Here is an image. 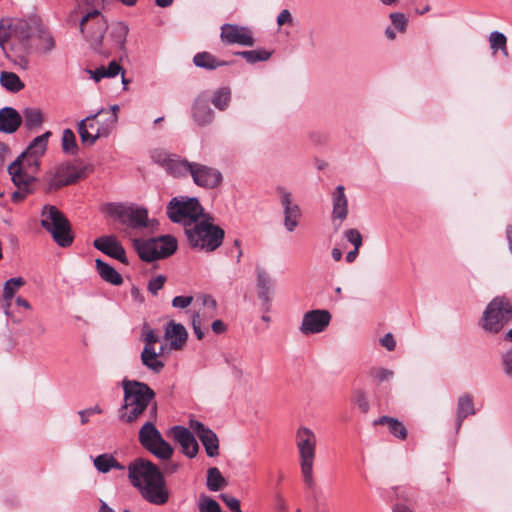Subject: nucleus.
I'll list each match as a JSON object with an SVG mask.
<instances>
[{
  "label": "nucleus",
  "instance_id": "56",
  "mask_svg": "<svg viewBox=\"0 0 512 512\" xmlns=\"http://www.w3.org/2000/svg\"><path fill=\"white\" fill-rule=\"evenodd\" d=\"M165 281H166V278L162 275H159V276L151 279L148 283V290L153 295H156L158 293V291L163 288Z\"/></svg>",
  "mask_w": 512,
  "mask_h": 512
},
{
  "label": "nucleus",
  "instance_id": "36",
  "mask_svg": "<svg viewBox=\"0 0 512 512\" xmlns=\"http://www.w3.org/2000/svg\"><path fill=\"white\" fill-rule=\"evenodd\" d=\"M373 424L374 425H387L389 432L393 436H395L401 440H404L407 437V430H406L405 426L403 425L402 422L398 421L395 418L388 417V416H382V417L376 419L373 422Z\"/></svg>",
  "mask_w": 512,
  "mask_h": 512
},
{
  "label": "nucleus",
  "instance_id": "5",
  "mask_svg": "<svg viewBox=\"0 0 512 512\" xmlns=\"http://www.w3.org/2000/svg\"><path fill=\"white\" fill-rule=\"evenodd\" d=\"M185 233L192 248L208 252L218 248L224 237V231L206 219L198 221L192 227H187Z\"/></svg>",
  "mask_w": 512,
  "mask_h": 512
},
{
  "label": "nucleus",
  "instance_id": "49",
  "mask_svg": "<svg viewBox=\"0 0 512 512\" xmlns=\"http://www.w3.org/2000/svg\"><path fill=\"white\" fill-rule=\"evenodd\" d=\"M141 338L144 341V347H155V344L159 341L156 331L148 323H144L142 326Z\"/></svg>",
  "mask_w": 512,
  "mask_h": 512
},
{
  "label": "nucleus",
  "instance_id": "53",
  "mask_svg": "<svg viewBox=\"0 0 512 512\" xmlns=\"http://www.w3.org/2000/svg\"><path fill=\"white\" fill-rule=\"evenodd\" d=\"M370 374L378 382H383L393 377V371L386 368H374Z\"/></svg>",
  "mask_w": 512,
  "mask_h": 512
},
{
  "label": "nucleus",
  "instance_id": "55",
  "mask_svg": "<svg viewBox=\"0 0 512 512\" xmlns=\"http://www.w3.org/2000/svg\"><path fill=\"white\" fill-rule=\"evenodd\" d=\"M222 501L229 507L232 512H242L240 507V501L228 494H221Z\"/></svg>",
  "mask_w": 512,
  "mask_h": 512
},
{
  "label": "nucleus",
  "instance_id": "24",
  "mask_svg": "<svg viewBox=\"0 0 512 512\" xmlns=\"http://www.w3.org/2000/svg\"><path fill=\"white\" fill-rule=\"evenodd\" d=\"M84 171L75 166H64L57 170L54 178L50 182V188L58 189L60 187L74 184L79 179L83 178Z\"/></svg>",
  "mask_w": 512,
  "mask_h": 512
},
{
  "label": "nucleus",
  "instance_id": "18",
  "mask_svg": "<svg viewBox=\"0 0 512 512\" xmlns=\"http://www.w3.org/2000/svg\"><path fill=\"white\" fill-rule=\"evenodd\" d=\"M197 301H201V307H199L192 316V327L197 339L202 340L204 338L202 324L216 314L217 303L216 300L209 295H202Z\"/></svg>",
  "mask_w": 512,
  "mask_h": 512
},
{
  "label": "nucleus",
  "instance_id": "19",
  "mask_svg": "<svg viewBox=\"0 0 512 512\" xmlns=\"http://www.w3.org/2000/svg\"><path fill=\"white\" fill-rule=\"evenodd\" d=\"M190 175L196 185L208 189H213L222 182V174L219 170L199 163L192 164Z\"/></svg>",
  "mask_w": 512,
  "mask_h": 512
},
{
  "label": "nucleus",
  "instance_id": "22",
  "mask_svg": "<svg viewBox=\"0 0 512 512\" xmlns=\"http://www.w3.org/2000/svg\"><path fill=\"white\" fill-rule=\"evenodd\" d=\"M93 245L102 253L124 264L128 262L125 249L115 236H101L94 240Z\"/></svg>",
  "mask_w": 512,
  "mask_h": 512
},
{
  "label": "nucleus",
  "instance_id": "7",
  "mask_svg": "<svg viewBox=\"0 0 512 512\" xmlns=\"http://www.w3.org/2000/svg\"><path fill=\"white\" fill-rule=\"evenodd\" d=\"M41 225L51 233L54 241L61 247L73 242L71 227L67 218L52 205H45L41 213Z\"/></svg>",
  "mask_w": 512,
  "mask_h": 512
},
{
  "label": "nucleus",
  "instance_id": "4",
  "mask_svg": "<svg viewBox=\"0 0 512 512\" xmlns=\"http://www.w3.org/2000/svg\"><path fill=\"white\" fill-rule=\"evenodd\" d=\"M316 435L307 427H300L296 432V446L299 452L301 473L304 483L313 488V464L316 455Z\"/></svg>",
  "mask_w": 512,
  "mask_h": 512
},
{
  "label": "nucleus",
  "instance_id": "32",
  "mask_svg": "<svg viewBox=\"0 0 512 512\" xmlns=\"http://www.w3.org/2000/svg\"><path fill=\"white\" fill-rule=\"evenodd\" d=\"M86 72L95 82H99L103 78L115 77L119 73H122L123 69L117 61L113 60L108 64L107 67L101 66L96 68L95 70H86Z\"/></svg>",
  "mask_w": 512,
  "mask_h": 512
},
{
  "label": "nucleus",
  "instance_id": "46",
  "mask_svg": "<svg viewBox=\"0 0 512 512\" xmlns=\"http://www.w3.org/2000/svg\"><path fill=\"white\" fill-rule=\"evenodd\" d=\"M62 148L63 151L70 154H75L78 150L76 137L74 132L67 128L62 134Z\"/></svg>",
  "mask_w": 512,
  "mask_h": 512
},
{
  "label": "nucleus",
  "instance_id": "60",
  "mask_svg": "<svg viewBox=\"0 0 512 512\" xmlns=\"http://www.w3.org/2000/svg\"><path fill=\"white\" fill-rule=\"evenodd\" d=\"M277 23L279 26H282L284 24H291L292 23L291 13L287 9L282 10L277 17Z\"/></svg>",
  "mask_w": 512,
  "mask_h": 512
},
{
  "label": "nucleus",
  "instance_id": "35",
  "mask_svg": "<svg viewBox=\"0 0 512 512\" xmlns=\"http://www.w3.org/2000/svg\"><path fill=\"white\" fill-rule=\"evenodd\" d=\"M0 85L10 93H18L24 89L25 84L14 72L2 71L0 73Z\"/></svg>",
  "mask_w": 512,
  "mask_h": 512
},
{
  "label": "nucleus",
  "instance_id": "15",
  "mask_svg": "<svg viewBox=\"0 0 512 512\" xmlns=\"http://www.w3.org/2000/svg\"><path fill=\"white\" fill-rule=\"evenodd\" d=\"M152 160L162 166L169 174L180 177L190 174L192 164L182 160L178 155L168 153L163 149H155L151 153Z\"/></svg>",
  "mask_w": 512,
  "mask_h": 512
},
{
  "label": "nucleus",
  "instance_id": "20",
  "mask_svg": "<svg viewBox=\"0 0 512 512\" xmlns=\"http://www.w3.org/2000/svg\"><path fill=\"white\" fill-rule=\"evenodd\" d=\"M220 37L222 42L226 44L253 46L255 43L252 32L249 28L235 24L222 25Z\"/></svg>",
  "mask_w": 512,
  "mask_h": 512
},
{
  "label": "nucleus",
  "instance_id": "29",
  "mask_svg": "<svg viewBox=\"0 0 512 512\" xmlns=\"http://www.w3.org/2000/svg\"><path fill=\"white\" fill-rule=\"evenodd\" d=\"M163 351L164 346L160 347L159 352L155 347H144L140 355L142 365L153 373H160L165 367L164 361L160 359Z\"/></svg>",
  "mask_w": 512,
  "mask_h": 512
},
{
  "label": "nucleus",
  "instance_id": "10",
  "mask_svg": "<svg viewBox=\"0 0 512 512\" xmlns=\"http://www.w3.org/2000/svg\"><path fill=\"white\" fill-rule=\"evenodd\" d=\"M103 110L88 116L78 124V133L82 143L93 145L99 138L107 137L116 125V116H108L104 120L97 119Z\"/></svg>",
  "mask_w": 512,
  "mask_h": 512
},
{
  "label": "nucleus",
  "instance_id": "48",
  "mask_svg": "<svg viewBox=\"0 0 512 512\" xmlns=\"http://www.w3.org/2000/svg\"><path fill=\"white\" fill-rule=\"evenodd\" d=\"M198 509L200 512H222L219 503L206 495L199 497Z\"/></svg>",
  "mask_w": 512,
  "mask_h": 512
},
{
  "label": "nucleus",
  "instance_id": "8",
  "mask_svg": "<svg viewBox=\"0 0 512 512\" xmlns=\"http://www.w3.org/2000/svg\"><path fill=\"white\" fill-rule=\"evenodd\" d=\"M134 248L139 257L146 262L164 259L175 253L177 240L170 235H164L148 240L135 239Z\"/></svg>",
  "mask_w": 512,
  "mask_h": 512
},
{
  "label": "nucleus",
  "instance_id": "28",
  "mask_svg": "<svg viewBox=\"0 0 512 512\" xmlns=\"http://www.w3.org/2000/svg\"><path fill=\"white\" fill-rule=\"evenodd\" d=\"M51 133H46L35 137L24 152L19 156H24L26 160L32 162L35 160L40 163V158L44 155L47 150L48 139Z\"/></svg>",
  "mask_w": 512,
  "mask_h": 512
},
{
  "label": "nucleus",
  "instance_id": "1",
  "mask_svg": "<svg viewBox=\"0 0 512 512\" xmlns=\"http://www.w3.org/2000/svg\"><path fill=\"white\" fill-rule=\"evenodd\" d=\"M128 477L142 498L150 504L163 506L170 499L164 476L151 461L136 459L128 466Z\"/></svg>",
  "mask_w": 512,
  "mask_h": 512
},
{
  "label": "nucleus",
  "instance_id": "23",
  "mask_svg": "<svg viewBox=\"0 0 512 512\" xmlns=\"http://www.w3.org/2000/svg\"><path fill=\"white\" fill-rule=\"evenodd\" d=\"M190 428L197 433L209 457H215L219 454V440L211 429L196 420L190 421Z\"/></svg>",
  "mask_w": 512,
  "mask_h": 512
},
{
  "label": "nucleus",
  "instance_id": "43",
  "mask_svg": "<svg viewBox=\"0 0 512 512\" xmlns=\"http://www.w3.org/2000/svg\"><path fill=\"white\" fill-rule=\"evenodd\" d=\"M127 34H128V28L124 23L118 22V23L112 25L111 31H110V37L112 39L111 48L112 47L122 48L126 41Z\"/></svg>",
  "mask_w": 512,
  "mask_h": 512
},
{
  "label": "nucleus",
  "instance_id": "13",
  "mask_svg": "<svg viewBox=\"0 0 512 512\" xmlns=\"http://www.w3.org/2000/svg\"><path fill=\"white\" fill-rule=\"evenodd\" d=\"M104 212L132 228L145 227L147 225L148 212L141 207L110 203L105 206Z\"/></svg>",
  "mask_w": 512,
  "mask_h": 512
},
{
  "label": "nucleus",
  "instance_id": "38",
  "mask_svg": "<svg viewBox=\"0 0 512 512\" xmlns=\"http://www.w3.org/2000/svg\"><path fill=\"white\" fill-rule=\"evenodd\" d=\"M475 413L474 403L472 398L469 395H462L458 399V408H457V419L456 426L457 430L460 429L464 419Z\"/></svg>",
  "mask_w": 512,
  "mask_h": 512
},
{
  "label": "nucleus",
  "instance_id": "17",
  "mask_svg": "<svg viewBox=\"0 0 512 512\" xmlns=\"http://www.w3.org/2000/svg\"><path fill=\"white\" fill-rule=\"evenodd\" d=\"M330 321L331 314L328 310H310L303 315L299 330L303 335L318 334L326 330Z\"/></svg>",
  "mask_w": 512,
  "mask_h": 512
},
{
  "label": "nucleus",
  "instance_id": "44",
  "mask_svg": "<svg viewBox=\"0 0 512 512\" xmlns=\"http://www.w3.org/2000/svg\"><path fill=\"white\" fill-rule=\"evenodd\" d=\"M236 55L243 57L248 63L254 64L256 62L267 61L271 57V52L265 49H256L249 51H240Z\"/></svg>",
  "mask_w": 512,
  "mask_h": 512
},
{
  "label": "nucleus",
  "instance_id": "14",
  "mask_svg": "<svg viewBox=\"0 0 512 512\" xmlns=\"http://www.w3.org/2000/svg\"><path fill=\"white\" fill-rule=\"evenodd\" d=\"M39 169V162L35 160L30 162L26 160L24 156H18L8 166L11 180L16 187L32 186L37 180Z\"/></svg>",
  "mask_w": 512,
  "mask_h": 512
},
{
  "label": "nucleus",
  "instance_id": "2",
  "mask_svg": "<svg viewBox=\"0 0 512 512\" xmlns=\"http://www.w3.org/2000/svg\"><path fill=\"white\" fill-rule=\"evenodd\" d=\"M123 403L119 408V419L124 423H134L152 404L153 416L157 413V404L154 402L155 392L144 382L124 379L122 381Z\"/></svg>",
  "mask_w": 512,
  "mask_h": 512
},
{
  "label": "nucleus",
  "instance_id": "50",
  "mask_svg": "<svg viewBox=\"0 0 512 512\" xmlns=\"http://www.w3.org/2000/svg\"><path fill=\"white\" fill-rule=\"evenodd\" d=\"M393 27L399 32H405L408 24V19L403 13L394 12L389 15Z\"/></svg>",
  "mask_w": 512,
  "mask_h": 512
},
{
  "label": "nucleus",
  "instance_id": "9",
  "mask_svg": "<svg viewBox=\"0 0 512 512\" xmlns=\"http://www.w3.org/2000/svg\"><path fill=\"white\" fill-rule=\"evenodd\" d=\"M169 219L187 227L196 224L203 215V208L196 198H173L167 206Z\"/></svg>",
  "mask_w": 512,
  "mask_h": 512
},
{
  "label": "nucleus",
  "instance_id": "30",
  "mask_svg": "<svg viewBox=\"0 0 512 512\" xmlns=\"http://www.w3.org/2000/svg\"><path fill=\"white\" fill-rule=\"evenodd\" d=\"M332 200V219H337L340 222L344 221L348 215V200L344 192V187L342 185L336 187L332 195Z\"/></svg>",
  "mask_w": 512,
  "mask_h": 512
},
{
  "label": "nucleus",
  "instance_id": "59",
  "mask_svg": "<svg viewBox=\"0 0 512 512\" xmlns=\"http://www.w3.org/2000/svg\"><path fill=\"white\" fill-rule=\"evenodd\" d=\"M380 342L381 345L389 351H393L396 347L395 339L391 333H387L383 338H381Z\"/></svg>",
  "mask_w": 512,
  "mask_h": 512
},
{
  "label": "nucleus",
  "instance_id": "51",
  "mask_svg": "<svg viewBox=\"0 0 512 512\" xmlns=\"http://www.w3.org/2000/svg\"><path fill=\"white\" fill-rule=\"evenodd\" d=\"M345 238L350 242L356 250L362 246V235L357 229H348L345 231Z\"/></svg>",
  "mask_w": 512,
  "mask_h": 512
},
{
  "label": "nucleus",
  "instance_id": "54",
  "mask_svg": "<svg viewBox=\"0 0 512 512\" xmlns=\"http://www.w3.org/2000/svg\"><path fill=\"white\" fill-rule=\"evenodd\" d=\"M17 188H18V190L13 192L11 195V200L14 203L22 202L33 191L31 186L17 187Z\"/></svg>",
  "mask_w": 512,
  "mask_h": 512
},
{
  "label": "nucleus",
  "instance_id": "62",
  "mask_svg": "<svg viewBox=\"0 0 512 512\" xmlns=\"http://www.w3.org/2000/svg\"><path fill=\"white\" fill-rule=\"evenodd\" d=\"M16 304L18 306H20V307H23L26 310H30L31 309L30 303L26 299H24V298H22L20 296L16 298Z\"/></svg>",
  "mask_w": 512,
  "mask_h": 512
},
{
  "label": "nucleus",
  "instance_id": "57",
  "mask_svg": "<svg viewBox=\"0 0 512 512\" xmlns=\"http://www.w3.org/2000/svg\"><path fill=\"white\" fill-rule=\"evenodd\" d=\"M192 302V296H176L172 300V306L174 308L184 309L187 308Z\"/></svg>",
  "mask_w": 512,
  "mask_h": 512
},
{
  "label": "nucleus",
  "instance_id": "52",
  "mask_svg": "<svg viewBox=\"0 0 512 512\" xmlns=\"http://www.w3.org/2000/svg\"><path fill=\"white\" fill-rule=\"evenodd\" d=\"M352 400L362 412L366 413L369 410V402L363 391H357Z\"/></svg>",
  "mask_w": 512,
  "mask_h": 512
},
{
  "label": "nucleus",
  "instance_id": "37",
  "mask_svg": "<svg viewBox=\"0 0 512 512\" xmlns=\"http://www.w3.org/2000/svg\"><path fill=\"white\" fill-rule=\"evenodd\" d=\"M95 468L101 473H108L111 469L124 470L125 466L120 464L113 455L105 453L93 459Z\"/></svg>",
  "mask_w": 512,
  "mask_h": 512
},
{
  "label": "nucleus",
  "instance_id": "47",
  "mask_svg": "<svg viewBox=\"0 0 512 512\" xmlns=\"http://www.w3.org/2000/svg\"><path fill=\"white\" fill-rule=\"evenodd\" d=\"M231 92L228 88H220L217 90L212 98L213 105L220 109L224 110L228 107V104L230 102Z\"/></svg>",
  "mask_w": 512,
  "mask_h": 512
},
{
  "label": "nucleus",
  "instance_id": "40",
  "mask_svg": "<svg viewBox=\"0 0 512 512\" xmlns=\"http://www.w3.org/2000/svg\"><path fill=\"white\" fill-rule=\"evenodd\" d=\"M36 41V48L42 54L50 53L56 46L53 35L44 29L38 31Z\"/></svg>",
  "mask_w": 512,
  "mask_h": 512
},
{
  "label": "nucleus",
  "instance_id": "63",
  "mask_svg": "<svg viewBox=\"0 0 512 512\" xmlns=\"http://www.w3.org/2000/svg\"><path fill=\"white\" fill-rule=\"evenodd\" d=\"M393 512H413L409 507L403 504H396L393 507Z\"/></svg>",
  "mask_w": 512,
  "mask_h": 512
},
{
  "label": "nucleus",
  "instance_id": "25",
  "mask_svg": "<svg viewBox=\"0 0 512 512\" xmlns=\"http://www.w3.org/2000/svg\"><path fill=\"white\" fill-rule=\"evenodd\" d=\"M188 333L185 327L174 321H169L165 328L164 338L169 342L171 350H180L187 341Z\"/></svg>",
  "mask_w": 512,
  "mask_h": 512
},
{
  "label": "nucleus",
  "instance_id": "61",
  "mask_svg": "<svg viewBox=\"0 0 512 512\" xmlns=\"http://www.w3.org/2000/svg\"><path fill=\"white\" fill-rule=\"evenodd\" d=\"M211 328L215 334H222L227 330L226 324L222 320H214Z\"/></svg>",
  "mask_w": 512,
  "mask_h": 512
},
{
  "label": "nucleus",
  "instance_id": "11",
  "mask_svg": "<svg viewBox=\"0 0 512 512\" xmlns=\"http://www.w3.org/2000/svg\"><path fill=\"white\" fill-rule=\"evenodd\" d=\"M512 321V306L504 297L494 298L487 306L483 316L485 330L497 333Z\"/></svg>",
  "mask_w": 512,
  "mask_h": 512
},
{
  "label": "nucleus",
  "instance_id": "58",
  "mask_svg": "<svg viewBox=\"0 0 512 512\" xmlns=\"http://www.w3.org/2000/svg\"><path fill=\"white\" fill-rule=\"evenodd\" d=\"M502 361L505 373L512 378V348L503 354Z\"/></svg>",
  "mask_w": 512,
  "mask_h": 512
},
{
  "label": "nucleus",
  "instance_id": "64",
  "mask_svg": "<svg viewBox=\"0 0 512 512\" xmlns=\"http://www.w3.org/2000/svg\"><path fill=\"white\" fill-rule=\"evenodd\" d=\"M98 512H115V511L111 507H109L106 502L101 501V505H100Z\"/></svg>",
  "mask_w": 512,
  "mask_h": 512
},
{
  "label": "nucleus",
  "instance_id": "33",
  "mask_svg": "<svg viewBox=\"0 0 512 512\" xmlns=\"http://www.w3.org/2000/svg\"><path fill=\"white\" fill-rule=\"evenodd\" d=\"M96 270L100 277L112 285H120L123 282V278L112 266L103 262L101 259H96Z\"/></svg>",
  "mask_w": 512,
  "mask_h": 512
},
{
  "label": "nucleus",
  "instance_id": "39",
  "mask_svg": "<svg viewBox=\"0 0 512 512\" xmlns=\"http://www.w3.org/2000/svg\"><path fill=\"white\" fill-rule=\"evenodd\" d=\"M193 117L199 125H206L211 122L213 111L205 100H196L193 108Z\"/></svg>",
  "mask_w": 512,
  "mask_h": 512
},
{
  "label": "nucleus",
  "instance_id": "3",
  "mask_svg": "<svg viewBox=\"0 0 512 512\" xmlns=\"http://www.w3.org/2000/svg\"><path fill=\"white\" fill-rule=\"evenodd\" d=\"M31 36V27L23 19H2L0 21V47L7 57H10L6 51V45H10L12 50H19L26 53L28 50V40Z\"/></svg>",
  "mask_w": 512,
  "mask_h": 512
},
{
  "label": "nucleus",
  "instance_id": "31",
  "mask_svg": "<svg viewBox=\"0 0 512 512\" xmlns=\"http://www.w3.org/2000/svg\"><path fill=\"white\" fill-rule=\"evenodd\" d=\"M24 285L25 280L22 277L11 278L5 282L2 298L4 301V312L7 316L10 315V308L15 294Z\"/></svg>",
  "mask_w": 512,
  "mask_h": 512
},
{
  "label": "nucleus",
  "instance_id": "42",
  "mask_svg": "<svg viewBox=\"0 0 512 512\" xmlns=\"http://www.w3.org/2000/svg\"><path fill=\"white\" fill-rule=\"evenodd\" d=\"M206 484L210 491H219L227 485V481L217 467H211L207 471Z\"/></svg>",
  "mask_w": 512,
  "mask_h": 512
},
{
  "label": "nucleus",
  "instance_id": "21",
  "mask_svg": "<svg viewBox=\"0 0 512 512\" xmlns=\"http://www.w3.org/2000/svg\"><path fill=\"white\" fill-rule=\"evenodd\" d=\"M171 436L180 446L182 452L189 458L197 455L199 446L191 431L183 426H174L169 430Z\"/></svg>",
  "mask_w": 512,
  "mask_h": 512
},
{
  "label": "nucleus",
  "instance_id": "27",
  "mask_svg": "<svg viewBox=\"0 0 512 512\" xmlns=\"http://www.w3.org/2000/svg\"><path fill=\"white\" fill-rule=\"evenodd\" d=\"M22 123V116L12 107L0 109V132L12 134L18 130Z\"/></svg>",
  "mask_w": 512,
  "mask_h": 512
},
{
  "label": "nucleus",
  "instance_id": "16",
  "mask_svg": "<svg viewBox=\"0 0 512 512\" xmlns=\"http://www.w3.org/2000/svg\"><path fill=\"white\" fill-rule=\"evenodd\" d=\"M278 194L283 208V225L288 232H294L302 219V211L290 192L280 188Z\"/></svg>",
  "mask_w": 512,
  "mask_h": 512
},
{
  "label": "nucleus",
  "instance_id": "41",
  "mask_svg": "<svg viewBox=\"0 0 512 512\" xmlns=\"http://www.w3.org/2000/svg\"><path fill=\"white\" fill-rule=\"evenodd\" d=\"M23 119L28 129L38 128L43 123V114L39 108L28 107L23 110Z\"/></svg>",
  "mask_w": 512,
  "mask_h": 512
},
{
  "label": "nucleus",
  "instance_id": "6",
  "mask_svg": "<svg viewBox=\"0 0 512 512\" xmlns=\"http://www.w3.org/2000/svg\"><path fill=\"white\" fill-rule=\"evenodd\" d=\"M103 7H87L82 9V17L79 23L80 31L85 40L96 50H100L104 35L108 29V23L101 13ZM105 51H103L104 53Z\"/></svg>",
  "mask_w": 512,
  "mask_h": 512
},
{
  "label": "nucleus",
  "instance_id": "12",
  "mask_svg": "<svg viewBox=\"0 0 512 512\" xmlns=\"http://www.w3.org/2000/svg\"><path fill=\"white\" fill-rule=\"evenodd\" d=\"M139 442L159 459L168 460L173 455V448L163 439L161 433L151 421L146 422L139 430Z\"/></svg>",
  "mask_w": 512,
  "mask_h": 512
},
{
  "label": "nucleus",
  "instance_id": "26",
  "mask_svg": "<svg viewBox=\"0 0 512 512\" xmlns=\"http://www.w3.org/2000/svg\"><path fill=\"white\" fill-rule=\"evenodd\" d=\"M256 285L259 300L269 309L273 293V281L270 275L262 268H257Z\"/></svg>",
  "mask_w": 512,
  "mask_h": 512
},
{
  "label": "nucleus",
  "instance_id": "34",
  "mask_svg": "<svg viewBox=\"0 0 512 512\" xmlns=\"http://www.w3.org/2000/svg\"><path fill=\"white\" fill-rule=\"evenodd\" d=\"M195 66L207 70H215L218 67L228 65V62L217 59L209 52H199L193 57Z\"/></svg>",
  "mask_w": 512,
  "mask_h": 512
},
{
  "label": "nucleus",
  "instance_id": "45",
  "mask_svg": "<svg viewBox=\"0 0 512 512\" xmlns=\"http://www.w3.org/2000/svg\"><path fill=\"white\" fill-rule=\"evenodd\" d=\"M490 47L495 53L497 50H501L504 55H508L507 51V38L506 36L498 31H493L489 36Z\"/></svg>",
  "mask_w": 512,
  "mask_h": 512
}]
</instances>
